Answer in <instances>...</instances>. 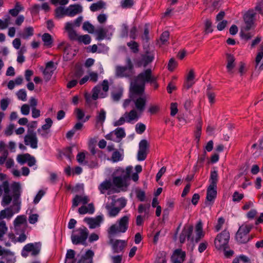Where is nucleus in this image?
<instances>
[{"mask_svg": "<svg viewBox=\"0 0 263 263\" xmlns=\"http://www.w3.org/2000/svg\"><path fill=\"white\" fill-rule=\"evenodd\" d=\"M56 17L59 18L62 17L64 15H67V8L65 9L63 7H60L55 9Z\"/></svg>", "mask_w": 263, "mask_h": 263, "instance_id": "nucleus-45", "label": "nucleus"}, {"mask_svg": "<svg viewBox=\"0 0 263 263\" xmlns=\"http://www.w3.org/2000/svg\"><path fill=\"white\" fill-rule=\"evenodd\" d=\"M94 253L91 250H88L85 255L82 256L78 263H92Z\"/></svg>", "mask_w": 263, "mask_h": 263, "instance_id": "nucleus-34", "label": "nucleus"}, {"mask_svg": "<svg viewBox=\"0 0 263 263\" xmlns=\"http://www.w3.org/2000/svg\"><path fill=\"white\" fill-rule=\"evenodd\" d=\"M141 114L133 108L129 111L125 112L120 119L113 123L114 126H118L124 124L125 122L134 123L137 121Z\"/></svg>", "mask_w": 263, "mask_h": 263, "instance_id": "nucleus-7", "label": "nucleus"}, {"mask_svg": "<svg viewBox=\"0 0 263 263\" xmlns=\"http://www.w3.org/2000/svg\"><path fill=\"white\" fill-rule=\"evenodd\" d=\"M106 112L104 109H101L97 111L96 123L97 126H102L105 122Z\"/></svg>", "mask_w": 263, "mask_h": 263, "instance_id": "nucleus-25", "label": "nucleus"}, {"mask_svg": "<svg viewBox=\"0 0 263 263\" xmlns=\"http://www.w3.org/2000/svg\"><path fill=\"white\" fill-rule=\"evenodd\" d=\"M122 154L118 151H115L113 152L112 156H111V160L114 162H116L122 160Z\"/></svg>", "mask_w": 263, "mask_h": 263, "instance_id": "nucleus-48", "label": "nucleus"}, {"mask_svg": "<svg viewBox=\"0 0 263 263\" xmlns=\"http://www.w3.org/2000/svg\"><path fill=\"white\" fill-rule=\"evenodd\" d=\"M77 41L79 43H82L85 45L89 44L91 42V37L88 34L79 35Z\"/></svg>", "mask_w": 263, "mask_h": 263, "instance_id": "nucleus-41", "label": "nucleus"}, {"mask_svg": "<svg viewBox=\"0 0 263 263\" xmlns=\"http://www.w3.org/2000/svg\"><path fill=\"white\" fill-rule=\"evenodd\" d=\"M114 30L112 26H109L106 28H99L97 29L96 32L97 34L98 40H103L107 35L109 31H112Z\"/></svg>", "mask_w": 263, "mask_h": 263, "instance_id": "nucleus-26", "label": "nucleus"}, {"mask_svg": "<svg viewBox=\"0 0 263 263\" xmlns=\"http://www.w3.org/2000/svg\"><path fill=\"white\" fill-rule=\"evenodd\" d=\"M143 92L142 87L140 89L136 87L130 88L129 97L134 103L135 109L141 114L145 109L147 102L146 97L142 95Z\"/></svg>", "mask_w": 263, "mask_h": 263, "instance_id": "nucleus-3", "label": "nucleus"}, {"mask_svg": "<svg viewBox=\"0 0 263 263\" xmlns=\"http://www.w3.org/2000/svg\"><path fill=\"white\" fill-rule=\"evenodd\" d=\"M105 208L107 210L108 216L110 217H116L121 211V208L115 206L114 202H112L110 204L107 203Z\"/></svg>", "mask_w": 263, "mask_h": 263, "instance_id": "nucleus-20", "label": "nucleus"}, {"mask_svg": "<svg viewBox=\"0 0 263 263\" xmlns=\"http://www.w3.org/2000/svg\"><path fill=\"white\" fill-rule=\"evenodd\" d=\"M210 184L207 189L206 200L208 202H213L217 195V183L218 181L217 171H213L211 172L209 179Z\"/></svg>", "mask_w": 263, "mask_h": 263, "instance_id": "nucleus-5", "label": "nucleus"}, {"mask_svg": "<svg viewBox=\"0 0 263 263\" xmlns=\"http://www.w3.org/2000/svg\"><path fill=\"white\" fill-rule=\"evenodd\" d=\"M170 34L168 31L163 32L160 36V42L162 44H165L169 38Z\"/></svg>", "mask_w": 263, "mask_h": 263, "instance_id": "nucleus-56", "label": "nucleus"}, {"mask_svg": "<svg viewBox=\"0 0 263 263\" xmlns=\"http://www.w3.org/2000/svg\"><path fill=\"white\" fill-rule=\"evenodd\" d=\"M95 208L92 203H89L87 206H82L79 209V213L80 214H93Z\"/></svg>", "mask_w": 263, "mask_h": 263, "instance_id": "nucleus-36", "label": "nucleus"}, {"mask_svg": "<svg viewBox=\"0 0 263 263\" xmlns=\"http://www.w3.org/2000/svg\"><path fill=\"white\" fill-rule=\"evenodd\" d=\"M147 156V152L139 149L137 159L139 161H143L145 159Z\"/></svg>", "mask_w": 263, "mask_h": 263, "instance_id": "nucleus-63", "label": "nucleus"}, {"mask_svg": "<svg viewBox=\"0 0 263 263\" xmlns=\"http://www.w3.org/2000/svg\"><path fill=\"white\" fill-rule=\"evenodd\" d=\"M33 34V29L32 27L26 28L24 30V33L22 34V36L24 39H27L28 37L32 36Z\"/></svg>", "mask_w": 263, "mask_h": 263, "instance_id": "nucleus-46", "label": "nucleus"}, {"mask_svg": "<svg viewBox=\"0 0 263 263\" xmlns=\"http://www.w3.org/2000/svg\"><path fill=\"white\" fill-rule=\"evenodd\" d=\"M109 89V84L107 80H104L101 85L95 86L92 91V98L96 100L99 98H104L107 96V91Z\"/></svg>", "mask_w": 263, "mask_h": 263, "instance_id": "nucleus-10", "label": "nucleus"}, {"mask_svg": "<svg viewBox=\"0 0 263 263\" xmlns=\"http://www.w3.org/2000/svg\"><path fill=\"white\" fill-rule=\"evenodd\" d=\"M42 40L45 46L48 48L52 47L53 40L50 34L48 33H44L42 36Z\"/></svg>", "mask_w": 263, "mask_h": 263, "instance_id": "nucleus-35", "label": "nucleus"}, {"mask_svg": "<svg viewBox=\"0 0 263 263\" xmlns=\"http://www.w3.org/2000/svg\"><path fill=\"white\" fill-rule=\"evenodd\" d=\"M244 21L245 26L243 27L246 30H249L254 26V21L253 14L251 12H248L244 15Z\"/></svg>", "mask_w": 263, "mask_h": 263, "instance_id": "nucleus-21", "label": "nucleus"}, {"mask_svg": "<svg viewBox=\"0 0 263 263\" xmlns=\"http://www.w3.org/2000/svg\"><path fill=\"white\" fill-rule=\"evenodd\" d=\"M115 74L117 77L129 78L133 75L134 71H131L128 68H126L124 66L118 65L116 66L115 68Z\"/></svg>", "mask_w": 263, "mask_h": 263, "instance_id": "nucleus-16", "label": "nucleus"}, {"mask_svg": "<svg viewBox=\"0 0 263 263\" xmlns=\"http://www.w3.org/2000/svg\"><path fill=\"white\" fill-rule=\"evenodd\" d=\"M14 212L13 211L12 208H8L0 212V221H4L3 219L7 218L10 219L14 215Z\"/></svg>", "mask_w": 263, "mask_h": 263, "instance_id": "nucleus-31", "label": "nucleus"}, {"mask_svg": "<svg viewBox=\"0 0 263 263\" xmlns=\"http://www.w3.org/2000/svg\"><path fill=\"white\" fill-rule=\"evenodd\" d=\"M227 69L230 73H233V70L235 67V58L234 56L230 53L226 54Z\"/></svg>", "mask_w": 263, "mask_h": 263, "instance_id": "nucleus-23", "label": "nucleus"}, {"mask_svg": "<svg viewBox=\"0 0 263 263\" xmlns=\"http://www.w3.org/2000/svg\"><path fill=\"white\" fill-rule=\"evenodd\" d=\"M37 138L36 134L32 131L28 132V134L24 137V142L26 145H29L32 148L37 147Z\"/></svg>", "mask_w": 263, "mask_h": 263, "instance_id": "nucleus-13", "label": "nucleus"}, {"mask_svg": "<svg viewBox=\"0 0 263 263\" xmlns=\"http://www.w3.org/2000/svg\"><path fill=\"white\" fill-rule=\"evenodd\" d=\"M249 30H246L245 28H243L241 31V36L242 39L245 40L250 39L252 36L251 32H249Z\"/></svg>", "mask_w": 263, "mask_h": 263, "instance_id": "nucleus-52", "label": "nucleus"}, {"mask_svg": "<svg viewBox=\"0 0 263 263\" xmlns=\"http://www.w3.org/2000/svg\"><path fill=\"white\" fill-rule=\"evenodd\" d=\"M54 63L53 62H49L46 64V68L43 71L44 79L46 81H49L54 71Z\"/></svg>", "mask_w": 263, "mask_h": 263, "instance_id": "nucleus-24", "label": "nucleus"}, {"mask_svg": "<svg viewBox=\"0 0 263 263\" xmlns=\"http://www.w3.org/2000/svg\"><path fill=\"white\" fill-rule=\"evenodd\" d=\"M17 98L19 100L25 101L27 100V93L25 89L20 90L16 93Z\"/></svg>", "mask_w": 263, "mask_h": 263, "instance_id": "nucleus-50", "label": "nucleus"}, {"mask_svg": "<svg viewBox=\"0 0 263 263\" xmlns=\"http://www.w3.org/2000/svg\"><path fill=\"white\" fill-rule=\"evenodd\" d=\"M252 228V225L243 223L239 228L236 235V239L240 243H245L249 240V233Z\"/></svg>", "mask_w": 263, "mask_h": 263, "instance_id": "nucleus-8", "label": "nucleus"}, {"mask_svg": "<svg viewBox=\"0 0 263 263\" xmlns=\"http://www.w3.org/2000/svg\"><path fill=\"white\" fill-rule=\"evenodd\" d=\"M114 132L116 135L118 142H119L122 138L125 136V131L123 128H117L115 130H114Z\"/></svg>", "mask_w": 263, "mask_h": 263, "instance_id": "nucleus-40", "label": "nucleus"}, {"mask_svg": "<svg viewBox=\"0 0 263 263\" xmlns=\"http://www.w3.org/2000/svg\"><path fill=\"white\" fill-rule=\"evenodd\" d=\"M154 58V55L153 54L144 55L142 57V60L137 62V65L138 67H141L142 66L145 67L148 63L152 62Z\"/></svg>", "mask_w": 263, "mask_h": 263, "instance_id": "nucleus-33", "label": "nucleus"}, {"mask_svg": "<svg viewBox=\"0 0 263 263\" xmlns=\"http://www.w3.org/2000/svg\"><path fill=\"white\" fill-rule=\"evenodd\" d=\"M193 231V227L191 226L185 227L180 236L179 240L181 243H183L186 238H189Z\"/></svg>", "mask_w": 263, "mask_h": 263, "instance_id": "nucleus-32", "label": "nucleus"}, {"mask_svg": "<svg viewBox=\"0 0 263 263\" xmlns=\"http://www.w3.org/2000/svg\"><path fill=\"white\" fill-rule=\"evenodd\" d=\"M45 122L46 123L42 126L41 129L43 130H48L52 126V121L50 118H47L45 119Z\"/></svg>", "mask_w": 263, "mask_h": 263, "instance_id": "nucleus-55", "label": "nucleus"}, {"mask_svg": "<svg viewBox=\"0 0 263 263\" xmlns=\"http://www.w3.org/2000/svg\"><path fill=\"white\" fill-rule=\"evenodd\" d=\"M41 248V244L40 242L35 243H28L24 247L22 254L24 256H26L27 254H25L24 251L27 252H31V255L35 256L40 253Z\"/></svg>", "mask_w": 263, "mask_h": 263, "instance_id": "nucleus-14", "label": "nucleus"}, {"mask_svg": "<svg viewBox=\"0 0 263 263\" xmlns=\"http://www.w3.org/2000/svg\"><path fill=\"white\" fill-rule=\"evenodd\" d=\"M125 64L126 66H124L126 68H128V69L131 71H134V65L132 63V61L130 58L127 57L125 59Z\"/></svg>", "mask_w": 263, "mask_h": 263, "instance_id": "nucleus-62", "label": "nucleus"}, {"mask_svg": "<svg viewBox=\"0 0 263 263\" xmlns=\"http://www.w3.org/2000/svg\"><path fill=\"white\" fill-rule=\"evenodd\" d=\"M8 227L5 221H0V240H3L4 236L8 231Z\"/></svg>", "mask_w": 263, "mask_h": 263, "instance_id": "nucleus-39", "label": "nucleus"}, {"mask_svg": "<svg viewBox=\"0 0 263 263\" xmlns=\"http://www.w3.org/2000/svg\"><path fill=\"white\" fill-rule=\"evenodd\" d=\"M73 24L71 22L65 24V29L68 33V37L71 40L77 41L79 35L73 29Z\"/></svg>", "mask_w": 263, "mask_h": 263, "instance_id": "nucleus-18", "label": "nucleus"}, {"mask_svg": "<svg viewBox=\"0 0 263 263\" xmlns=\"http://www.w3.org/2000/svg\"><path fill=\"white\" fill-rule=\"evenodd\" d=\"M127 45L130 48L134 53H137L139 51V45L135 41H131L127 43Z\"/></svg>", "mask_w": 263, "mask_h": 263, "instance_id": "nucleus-47", "label": "nucleus"}, {"mask_svg": "<svg viewBox=\"0 0 263 263\" xmlns=\"http://www.w3.org/2000/svg\"><path fill=\"white\" fill-rule=\"evenodd\" d=\"M104 5V4L102 2H99L97 3L92 4L90 7L91 11L94 12L102 8Z\"/></svg>", "mask_w": 263, "mask_h": 263, "instance_id": "nucleus-49", "label": "nucleus"}, {"mask_svg": "<svg viewBox=\"0 0 263 263\" xmlns=\"http://www.w3.org/2000/svg\"><path fill=\"white\" fill-rule=\"evenodd\" d=\"M177 112V104L176 103H172L171 104V115L174 116Z\"/></svg>", "mask_w": 263, "mask_h": 263, "instance_id": "nucleus-64", "label": "nucleus"}, {"mask_svg": "<svg viewBox=\"0 0 263 263\" xmlns=\"http://www.w3.org/2000/svg\"><path fill=\"white\" fill-rule=\"evenodd\" d=\"M113 185L111 181L106 180L102 182L98 186V189L101 194H104L107 190L113 191Z\"/></svg>", "mask_w": 263, "mask_h": 263, "instance_id": "nucleus-28", "label": "nucleus"}, {"mask_svg": "<svg viewBox=\"0 0 263 263\" xmlns=\"http://www.w3.org/2000/svg\"><path fill=\"white\" fill-rule=\"evenodd\" d=\"M159 110V106L156 104H151L148 108V111L151 114H155L158 112Z\"/></svg>", "mask_w": 263, "mask_h": 263, "instance_id": "nucleus-54", "label": "nucleus"}, {"mask_svg": "<svg viewBox=\"0 0 263 263\" xmlns=\"http://www.w3.org/2000/svg\"><path fill=\"white\" fill-rule=\"evenodd\" d=\"M122 95L123 90H116L112 92L111 97L114 101H118L121 98Z\"/></svg>", "mask_w": 263, "mask_h": 263, "instance_id": "nucleus-44", "label": "nucleus"}, {"mask_svg": "<svg viewBox=\"0 0 263 263\" xmlns=\"http://www.w3.org/2000/svg\"><path fill=\"white\" fill-rule=\"evenodd\" d=\"M4 258L6 260V263H15V258L12 252H10Z\"/></svg>", "mask_w": 263, "mask_h": 263, "instance_id": "nucleus-53", "label": "nucleus"}, {"mask_svg": "<svg viewBox=\"0 0 263 263\" xmlns=\"http://www.w3.org/2000/svg\"><path fill=\"white\" fill-rule=\"evenodd\" d=\"M28 157H30V154H25L23 155H18L17 156L16 160L18 163L21 164H24L25 163H27Z\"/></svg>", "mask_w": 263, "mask_h": 263, "instance_id": "nucleus-42", "label": "nucleus"}, {"mask_svg": "<svg viewBox=\"0 0 263 263\" xmlns=\"http://www.w3.org/2000/svg\"><path fill=\"white\" fill-rule=\"evenodd\" d=\"M185 253L181 250L175 251L172 257L173 263H183L185 260Z\"/></svg>", "mask_w": 263, "mask_h": 263, "instance_id": "nucleus-19", "label": "nucleus"}, {"mask_svg": "<svg viewBox=\"0 0 263 263\" xmlns=\"http://www.w3.org/2000/svg\"><path fill=\"white\" fill-rule=\"evenodd\" d=\"M77 232V234H73L71 235V241L73 244L78 245L79 243H84L88 235V231L85 227L79 228Z\"/></svg>", "mask_w": 263, "mask_h": 263, "instance_id": "nucleus-11", "label": "nucleus"}, {"mask_svg": "<svg viewBox=\"0 0 263 263\" xmlns=\"http://www.w3.org/2000/svg\"><path fill=\"white\" fill-rule=\"evenodd\" d=\"M177 65V62L174 59H171L168 62L167 68L170 71H173Z\"/></svg>", "mask_w": 263, "mask_h": 263, "instance_id": "nucleus-58", "label": "nucleus"}, {"mask_svg": "<svg viewBox=\"0 0 263 263\" xmlns=\"http://www.w3.org/2000/svg\"><path fill=\"white\" fill-rule=\"evenodd\" d=\"M82 11V7L80 5H70L67 8V15L69 16H74L77 14Z\"/></svg>", "mask_w": 263, "mask_h": 263, "instance_id": "nucleus-22", "label": "nucleus"}, {"mask_svg": "<svg viewBox=\"0 0 263 263\" xmlns=\"http://www.w3.org/2000/svg\"><path fill=\"white\" fill-rule=\"evenodd\" d=\"M126 242L122 240H116L112 243V248L115 253L122 251L126 246Z\"/></svg>", "mask_w": 263, "mask_h": 263, "instance_id": "nucleus-29", "label": "nucleus"}, {"mask_svg": "<svg viewBox=\"0 0 263 263\" xmlns=\"http://www.w3.org/2000/svg\"><path fill=\"white\" fill-rule=\"evenodd\" d=\"M132 170L133 167L128 166L125 170L122 168H118L116 170L113 175L112 182L114 192H119L125 190L128 186L127 181Z\"/></svg>", "mask_w": 263, "mask_h": 263, "instance_id": "nucleus-2", "label": "nucleus"}, {"mask_svg": "<svg viewBox=\"0 0 263 263\" xmlns=\"http://www.w3.org/2000/svg\"><path fill=\"white\" fill-rule=\"evenodd\" d=\"M21 112L23 115H28L30 112V107L29 105L23 104L21 108Z\"/></svg>", "mask_w": 263, "mask_h": 263, "instance_id": "nucleus-61", "label": "nucleus"}, {"mask_svg": "<svg viewBox=\"0 0 263 263\" xmlns=\"http://www.w3.org/2000/svg\"><path fill=\"white\" fill-rule=\"evenodd\" d=\"M89 201V199L87 196L76 195L72 200V206L74 208L78 205L79 203L81 202L84 204L87 203Z\"/></svg>", "mask_w": 263, "mask_h": 263, "instance_id": "nucleus-30", "label": "nucleus"}, {"mask_svg": "<svg viewBox=\"0 0 263 263\" xmlns=\"http://www.w3.org/2000/svg\"><path fill=\"white\" fill-rule=\"evenodd\" d=\"M13 226L17 234L24 232L27 226L26 216L25 215L17 216L13 221Z\"/></svg>", "mask_w": 263, "mask_h": 263, "instance_id": "nucleus-12", "label": "nucleus"}, {"mask_svg": "<svg viewBox=\"0 0 263 263\" xmlns=\"http://www.w3.org/2000/svg\"><path fill=\"white\" fill-rule=\"evenodd\" d=\"M224 219L222 217L219 218L217 221V223L215 227V231L216 232H218L219 231H220L222 229V226L224 224Z\"/></svg>", "mask_w": 263, "mask_h": 263, "instance_id": "nucleus-57", "label": "nucleus"}, {"mask_svg": "<svg viewBox=\"0 0 263 263\" xmlns=\"http://www.w3.org/2000/svg\"><path fill=\"white\" fill-rule=\"evenodd\" d=\"M263 51L260 49L255 59V71L260 73L263 69Z\"/></svg>", "mask_w": 263, "mask_h": 263, "instance_id": "nucleus-17", "label": "nucleus"}, {"mask_svg": "<svg viewBox=\"0 0 263 263\" xmlns=\"http://www.w3.org/2000/svg\"><path fill=\"white\" fill-rule=\"evenodd\" d=\"M10 102L9 98L3 99L0 101L1 108L3 110H5Z\"/></svg>", "mask_w": 263, "mask_h": 263, "instance_id": "nucleus-51", "label": "nucleus"}, {"mask_svg": "<svg viewBox=\"0 0 263 263\" xmlns=\"http://www.w3.org/2000/svg\"><path fill=\"white\" fill-rule=\"evenodd\" d=\"M145 125L142 123H138L136 125V132L139 134L143 133L145 130Z\"/></svg>", "mask_w": 263, "mask_h": 263, "instance_id": "nucleus-60", "label": "nucleus"}, {"mask_svg": "<svg viewBox=\"0 0 263 263\" xmlns=\"http://www.w3.org/2000/svg\"><path fill=\"white\" fill-rule=\"evenodd\" d=\"M151 72V69H147L140 73L137 76L135 82L131 84L130 88L136 87L137 88L140 89L142 87V90L144 91L146 82H153L155 81V78L152 76Z\"/></svg>", "mask_w": 263, "mask_h": 263, "instance_id": "nucleus-6", "label": "nucleus"}, {"mask_svg": "<svg viewBox=\"0 0 263 263\" xmlns=\"http://www.w3.org/2000/svg\"><path fill=\"white\" fill-rule=\"evenodd\" d=\"M195 73L193 69H191L186 76L185 82L184 83V87L189 89L195 83Z\"/></svg>", "mask_w": 263, "mask_h": 263, "instance_id": "nucleus-27", "label": "nucleus"}, {"mask_svg": "<svg viewBox=\"0 0 263 263\" xmlns=\"http://www.w3.org/2000/svg\"><path fill=\"white\" fill-rule=\"evenodd\" d=\"M75 112L76 114V117L78 120H82L83 119V122H85L88 121L90 118V116H87L85 118V113L80 108H76L75 110Z\"/></svg>", "mask_w": 263, "mask_h": 263, "instance_id": "nucleus-37", "label": "nucleus"}, {"mask_svg": "<svg viewBox=\"0 0 263 263\" xmlns=\"http://www.w3.org/2000/svg\"><path fill=\"white\" fill-rule=\"evenodd\" d=\"M229 239L230 233L224 230L218 234L215 239L214 245L216 248L218 250H224L225 248H228Z\"/></svg>", "mask_w": 263, "mask_h": 263, "instance_id": "nucleus-9", "label": "nucleus"}, {"mask_svg": "<svg viewBox=\"0 0 263 263\" xmlns=\"http://www.w3.org/2000/svg\"><path fill=\"white\" fill-rule=\"evenodd\" d=\"M4 190V194L1 204L5 206L12 201L13 206H18L21 203L20 196L22 192L21 186L19 182H14L11 185L6 181L0 185V196Z\"/></svg>", "mask_w": 263, "mask_h": 263, "instance_id": "nucleus-1", "label": "nucleus"}, {"mask_svg": "<svg viewBox=\"0 0 263 263\" xmlns=\"http://www.w3.org/2000/svg\"><path fill=\"white\" fill-rule=\"evenodd\" d=\"M82 28L84 30L87 31L88 33H93L95 31L94 26L89 22H84Z\"/></svg>", "mask_w": 263, "mask_h": 263, "instance_id": "nucleus-43", "label": "nucleus"}, {"mask_svg": "<svg viewBox=\"0 0 263 263\" xmlns=\"http://www.w3.org/2000/svg\"><path fill=\"white\" fill-rule=\"evenodd\" d=\"M129 215H125L118 219L115 224L108 229V233L112 236L120 233H125L128 228Z\"/></svg>", "mask_w": 263, "mask_h": 263, "instance_id": "nucleus-4", "label": "nucleus"}, {"mask_svg": "<svg viewBox=\"0 0 263 263\" xmlns=\"http://www.w3.org/2000/svg\"><path fill=\"white\" fill-rule=\"evenodd\" d=\"M196 233L197 236V241L203 237L204 236V233L202 231V224L201 221L198 222L196 226Z\"/></svg>", "mask_w": 263, "mask_h": 263, "instance_id": "nucleus-38", "label": "nucleus"}, {"mask_svg": "<svg viewBox=\"0 0 263 263\" xmlns=\"http://www.w3.org/2000/svg\"><path fill=\"white\" fill-rule=\"evenodd\" d=\"M148 148V143L146 140H142L139 143V149L147 152Z\"/></svg>", "mask_w": 263, "mask_h": 263, "instance_id": "nucleus-59", "label": "nucleus"}, {"mask_svg": "<svg viewBox=\"0 0 263 263\" xmlns=\"http://www.w3.org/2000/svg\"><path fill=\"white\" fill-rule=\"evenodd\" d=\"M103 221V216L102 215H99L95 218L86 217L84 219V221L88 225L90 229H96L99 227Z\"/></svg>", "mask_w": 263, "mask_h": 263, "instance_id": "nucleus-15", "label": "nucleus"}]
</instances>
